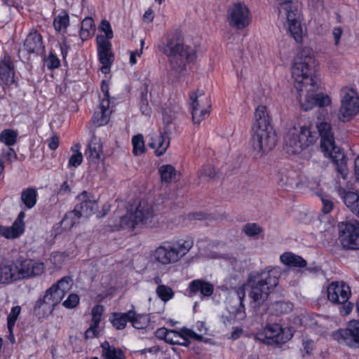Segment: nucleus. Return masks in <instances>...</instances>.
<instances>
[{"mask_svg":"<svg viewBox=\"0 0 359 359\" xmlns=\"http://www.w3.org/2000/svg\"><path fill=\"white\" fill-rule=\"evenodd\" d=\"M250 289L249 287L245 286V284L243 285V287H240L237 291V295L238 297V299L240 300V304L241 306H243V300L245 297V290Z\"/></svg>","mask_w":359,"mask_h":359,"instance_id":"obj_62","label":"nucleus"},{"mask_svg":"<svg viewBox=\"0 0 359 359\" xmlns=\"http://www.w3.org/2000/svg\"><path fill=\"white\" fill-rule=\"evenodd\" d=\"M335 188L338 189L346 207L359 217V195L353 191H346L344 189L337 185Z\"/></svg>","mask_w":359,"mask_h":359,"instance_id":"obj_22","label":"nucleus"},{"mask_svg":"<svg viewBox=\"0 0 359 359\" xmlns=\"http://www.w3.org/2000/svg\"><path fill=\"white\" fill-rule=\"evenodd\" d=\"M280 258L283 264L291 267L302 268L306 266V262L302 257L292 252H285Z\"/></svg>","mask_w":359,"mask_h":359,"instance_id":"obj_30","label":"nucleus"},{"mask_svg":"<svg viewBox=\"0 0 359 359\" xmlns=\"http://www.w3.org/2000/svg\"><path fill=\"white\" fill-rule=\"evenodd\" d=\"M227 20L229 25L238 29L245 28L250 22V14L248 8L244 4L240 2L233 4L228 9Z\"/></svg>","mask_w":359,"mask_h":359,"instance_id":"obj_12","label":"nucleus"},{"mask_svg":"<svg viewBox=\"0 0 359 359\" xmlns=\"http://www.w3.org/2000/svg\"><path fill=\"white\" fill-rule=\"evenodd\" d=\"M339 239L345 249L356 250L359 248V223H341L339 225Z\"/></svg>","mask_w":359,"mask_h":359,"instance_id":"obj_14","label":"nucleus"},{"mask_svg":"<svg viewBox=\"0 0 359 359\" xmlns=\"http://www.w3.org/2000/svg\"><path fill=\"white\" fill-rule=\"evenodd\" d=\"M193 245L191 239L178 241L173 243L163 242L155 250V259L162 264L175 263L188 253Z\"/></svg>","mask_w":359,"mask_h":359,"instance_id":"obj_7","label":"nucleus"},{"mask_svg":"<svg viewBox=\"0 0 359 359\" xmlns=\"http://www.w3.org/2000/svg\"><path fill=\"white\" fill-rule=\"evenodd\" d=\"M102 153V145L100 139L93 137L88 144L86 156L88 160L92 163H97Z\"/></svg>","mask_w":359,"mask_h":359,"instance_id":"obj_26","label":"nucleus"},{"mask_svg":"<svg viewBox=\"0 0 359 359\" xmlns=\"http://www.w3.org/2000/svg\"><path fill=\"white\" fill-rule=\"evenodd\" d=\"M216 175L215 168L210 165L203 166L199 172V177L207 181L215 179Z\"/></svg>","mask_w":359,"mask_h":359,"instance_id":"obj_46","label":"nucleus"},{"mask_svg":"<svg viewBox=\"0 0 359 359\" xmlns=\"http://www.w3.org/2000/svg\"><path fill=\"white\" fill-rule=\"evenodd\" d=\"M81 217L74 209L68 212L61 222V224L65 229H71L76 224L79 223Z\"/></svg>","mask_w":359,"mask_h":359,"instance_id":"obj_36","label":"nucleus"},{"mask_svg":"<svg viewBox=\"0 0 359 359\" xmlns=\"http://www.w3.org/2000/svg\"><path fill=\"white\" fill-rule=\"evenodd\" d=\"M316 139L308 127L294 126L289 129L285 137L284 149L288 154H299L311 145Z\"/></svg>","mask_w":359,"mask_h":359,"instance_id":"obj_6","label":"nucleus"},{"mask_svg":"<svg viewBox=\"0 0 359 359\" xmlns=\"http://www.w3.org/2000/svg\"><path fill=\"white\" fill-rule=\"evenodd\" d=\"M69 25V15L66 13L64 14L59 15L55 18L53 21V26L56 31L62 32L65 31Z\"/></svg>","mask_w":359,"mask_h":359,"instance_id":"obj_38","label":"nucleus"},{"mask_svg":"<svg viewBox=\"0 0 359 359\" xmlns=\"http://www.w3.org/2000/svg\"><path fill=\"white\" fill-rule=\"evenodd\" d=\"M37 196L36 189L29 187L22 191L20 198L25 206L28 209H31L36 203Z\"/></svg>","mask_w":359,"mask_h":359,"instance_id":"obj_33","label":"nucleus"},{"mask_svg":"<svg viewBox=\"0 0 359 359\" xmlns=\"http://www.w3.org/2000/svg\"><path fill=\"white\" fill-rule=\"evenodd\" d=\"M18 133L10 129L3 130L0 134V140L8 146L15 144Z\"/></svg>","mask_w":359,"mask_h":359,"instance_id":"obj_39","label":"nucleus"},{"mask_svg":"<svg viewBox=\"0 0 359 359\" xmlns=\"http://www.w3.org/2000/svg\"><path fill=\"white\" fill-rule=\"evenodd\" d=\"M314 65V59L304 50L294 57L292 68L298 100L304 111L310 110L314 106L326 107L331 102L327 95L317 93L318 84L313 77Z\"/></svg>","mask_w":359,"mask_h":359,"instance_id":"obj_1","label":"nucleus"},{"mask_svg":"<svg viewBox=\"0 0 359 359\" xmlns=\"http://www.w3.org/2000/svg\"><path fill=\"white\" fill-rule=\"evenodd\" d=\"M71 192L70 185L68 184L67 181H65L59 188L57 191V194L59 195H67Z\"/></svg>","mask_w":359,"mask_h":359,"instance_id":"obj_58","label":"nucleus"},{"mask_svg":"<svg viewBox=\"0 0 359 359\" xmlns=\"http://www.w3.org/2000/svg\"><path fill=\"white\" fill-rule=\"evenodd\" d=\"M160 50L168 57L171 70L176 74L184 72L187 64L196 58L195 49L185 45L178 34L169 36L166 43L160 47Z\"/></svg>","mask_w":359,"mask_h":359,"instance_id":"obj_2","label":"nucleus"},{"mask_svg":"<svg viewBox=\"0 0 359 359\" xmlns=\"http://www.w3.org/2000/svg\"><path fill=\"white\" fill-rule=\"evenodd\" d=\"M25 214L20 212L11 226H4L0 225V235L7 239H15L19 238L25 231V225L24 218Z\"/></svg>","mask_w":359,"mask_h":359,"instance_id":"obj_18","label":"nucleus"},{"mask_svg":"<svg viewBox=\"0 0 359 359\" xmlns=\"http://www.w3.org/2000/svg\"><path fill=\"white\" fill-rule=\"evenodd\" d=\"M99 325H95L93 323H90V327L87 329L85 332L86 339H92L97 337L99 334Z\"/></svg>","mask_w":359,"mask_h":359,"instance_id":"obj_52","label":"nucleus"},{"mask_svg":"<svg viewBox=\"0 0 359 359\" xmlns=\"http://www.w3.org/2000/svg\"><path fill=\"white\" fill-rule=\"evenodd\" d=\"M24 48L28 53L40 54L43 53L44 46L41 35L36 30L30 32L25 40Z\"/></svg>","mask_w":359,"mask_h":359,"instance_id":"obj_20","label":"nucleus"},{"mask_svg":"<svg viewBox=\"0 0 359 359\" xmlns=\"http://www.w3.org/2000/svg\"><path fill=\"white\" fill-rule=\"evenodd\" d=\"M267 331H269V324L265 325L264 330L259 331L256 336L255 339L266 345H269V337L267 335Z\"/></svg>","mask_w":359,"mask_h":359,"instance_id":"obj_49","label":"nucleus"},{"mask_svg":"<svg viewBox=\"0 0 359 359\" xmlns=\"http://www.w3.org/2000/svg\"><path fill=\"white\" fill-rule=\"evenodd\" d=\"M171 330H168L165 327H161L158 328L156 331V336L158 339H164L166 342L168 337V334H170Z\"/></svg>","mask_w":359,"mask_h":359,"instance_id":"obj_56","label":"nucleus"},{"mask_svg":"<svg viewBox=\"0 0 359 359\" xmlns=\"http://www.w3.org/2000/svg\"><path fill=\"white\" fill-rule=\"evenodd\" d=\"M13 65L10 62H5L4 64V67H1L0 74L1 75H4V73L2 72L3 70H5L7 74L8 79L13 78Z\"/></svg>","mask_w":359,"mask_h":359,"instance_id":"obj_55","label":"nucleus"},{"mask_svg":"<svg viewBox=\"0 0 359 359\" xmlns=\"http://www.w3.org/2000/svg\"><path fill=\"white\" fill-rule=\"evenodd\" d=\"M320 137V148L325 156L330 157L336 165L337 172L345 180L348 174L346 157L341 149L335 144L331 125L325 121L316 123Z\"/></svg>","mask_w":359,"mask_h":359,"instance_id":"obj_3","label":"nucleus"},{"mask_svg":"<svg viewBox=\"0 0 359 359\" xmlns=\"http://www.w3.org/2000/svg\"><path fill=\"white\" fill-rule=\"evenodd\" d=\"M14 263V271L17 281L40 276L45 271L43 263L31 259L18 258Z\"/></svg>","mask_w":359,"mask_h":359,"instance_id":"obj_11","label":"nucleus"},{"mask_svg":"<svg viewBox=\"0 0 359 359\" xmlns=\"http://www.w3.org/2000/svg\"><path fill=\"white\" fill-rule=\"evenodd\" d=\"M162 182H170L175 177V170L170 165H163L158 170Z\"/></svg>","mask_w":359,"mask_h":359,"instance_id":"obj_40","label":"nucleus"},{"mask_svg":"<svg viewBox=\"0 0 359 359\" xmlns=\"http://www.w3.org/2000/svg\"><path fill=\"white\" fill-rule=\"evenodd\" d=\"M78 199L80 203L75 205L74 210L81 218L88 217L98 209L97 203L95 200L88 199L86 191L79 196Z\"/></svg>","mask_w":359,"mask_h":359,"instance_id":"obj_19","label":"nucleus"},{"mask_svg":"<svg viewBox=\"0 0 359 359\" xmlns=\"http://www.w3.org/2000/svg\"><path fill=\"white\" fill-rule=\"evenodd\" d=\"M13 261H6L0 264V285H9L16 282Z\"/></svg>","mask_w":359,"mask_h":359,"instance_id":"obj_24","label":"nucleus"},{"mask_svg":"<svg viewBox=\"0 0 359 359\" xmlns=\"http://www.w3.org/2000/svg\"><path fill=\"white\" fill-rule=\"evenodd\" d=\"M354 173L357 181L359 182V156L355 160Z\"/></svg>","mask_w":359,"mask_h":359,"instance_id":"obj_64","label":"nucleus"},{"mask_svg":"<svg viewBox=\"0 0 359 359\" xmlns=\"http://www.w3.org/2000/svg\"><path fill=\"white\" fill-rule=\"evenodd\" d=\"M180 335L182 337H183L184 338L188 339L189 337V338L194 339L198 341H201L203 340L202 335L198 334L196 332H194V331H192L191 330L186 328V327L181 329V331L180 332Z\"/></svg>","mask_w":359,"mask_h":359,"instance_id":"obj_50","label":"nucleus"},{"mask_svg":"<svg viewBox=\"0 0 359 359\" xmlns=\"http://www.w3.org/2000/svg\"><path fill=\"white\" fill-rule=\"evenodd\" d=\"M190 100H191V114L194 123L199 124L209 114L207 109L201 108L199 104L198 96L195 92L190 94Z\"/></svg>","mask_w":359,"mask_h":359,"instance_id":"obj_25","label":"nucleus"},{"mask_svg":"<svg viewBox=\"0 0 359 359\" xmlns=\"http://www.w3.org/2000/svg\"><path fill=\"white\" fill-rule=\"evenodd\" d=\"M181 339L182 336L180 335V332L171 330L170 334H168L167 342L171 344H177L178 343H180Z\"/></svg>","mask_w":359,"mask_h":359,"instance_id":"obj_53","label":"nucleus"},{"mask_svg":"<svg viewBox=\"0 0 359 359\" xmlns=\"http://www.w3.org/2000/svg\"><path fill=\"white\" fill-rule=\"evenodd\" d=\"M245 286L250 289V297L259 304L267 299L269 286L266 278L264 279L259 274H250Z\"/></svg>","mask_w":359,"mask_h":359,"instance_id":"obj_13","label":"nucleus"},{"mask_svg":"<svg viewBox=\"0 0 359 359\" xmlns=\"http://www.w3.org/2000/svg\"><path fill=\"white\" fill-rule=\"evenodd\" d=\"M130 322L135 329H144L149 324V318L147 315L136 314L133 311V316L130 318Z\"/></svg>","mask_w":359,"mask_h":359,"instance_id":"obj_37","label":"nucleus"},{"mask_svg":"<svg viewBox=\"0 0 359 359\" xmlns=\"http://www.w3.org/2000/svg\"><path fill=\"white\" fill-rule=\"evenodd\" d=\"M72 283V279L69 276H65L52 285L48 290H51V293L55 297H58V299L61 302L65 294L69 290Z\"/></svg>","mask_w":359,"mask_h":359,"instance_id":"obj_28","label":"nucleus"},{"mask_svg":"<svg viewBox=\"0 0 359 359\" xmlns=\"http://www.w3.org/2000/svg\"><path fill=\"white\" fill-rule=\"evenodd\" d=\"M60 303L58 297L51 293V290H47L43 297L39 299L34 306V314L38 318H43L50 316L55 307Z\"/></svg>","mask_w":359,"mask_h":359,"instance_id":"obj_15","label":"nucleus"},{"mask_svg":"<svg viewBox=\"0 0 359 359\" xmlns=\"http://www.w3.org/2000/svg\"><path fill=\"white\" fill-rule=\"evenodd\" d=\"M340 343L351 347H359V321H351L346 329H341L334 334Z\"/></svg>","mask_w":359,"mask_h":359,"instance_id":"obj_17","label":"nucleus"},{"mask_svg":"<svg viewBox=\"0 0 359 359\" xmlns=\"http://www.w3.org/2000/svg\"><path fill=\"white\" fill-rule=\"evenodd\" d=\"M110 100L102 99L100 104V111H96L93 116V122L96 126L105 125L109 121L111 110L109 109Z\"/></svg>","mask_w":359,"mask_h":359,"instance_id":"obj_23","label":"nucleus"},{"mask_svg":"<svg viewBox=\"0 0 359 359\" xmlns=\"http://www.w3.org/2000/svg\"><path fill=\"white\" fill-rule=\"evenodd\" d=\"M189 289L191 294L200 292L204 297H210L214 292L213 285L201 279L192 280Z\"/></svg>","mask_w":359,"mask_h":359,"instance_id":"obj_27","label":"nucleus"},{"mask_svg":"<svg viewBox=\"0 0 359 359\" xmlns=\"http://www.w3.org/2000/svg\"><path fill=\"white\" fill-rule=\"evenodd\" d=\"M154 216L153 208L145 201H140L134 212H128L117 219H110L109 226L112 231L133 230L136 226L151 222Z\"/></svg>","mask_w":359,"mask_h":359,"instance_id":"obj_5","label":"nucleus"},{"mask_svg":"<svg viewBox=\"0 0 359 359\" xmlns=\"http://www.w3.org/2000/svg\"><path fill=\"white\" fill-rule=\"evenodd\" d=\"M170 141L167 137L162 134L158 135L156 137H151L148 143V146L155 149V154L157 156L163 155L168 148Z\"/></svg>","mask_w":359,"mask_h":359,"instance_id":"obj_29","label":"nucleus"},{"mask_svg":"<svg viewBox=\"0 0 359 359\" xmlns=\"http://www.w3.org/2000/svg\"><path fill=\"white\" fill-rule=\"evenodd\" d=\"M102 355L105 359H125L123 351L120 348L110 346L108 341L101 344Z\"/></svg>","mask_w":359,"mask_h":359,"instance_id":"obj_32","label":"nucleus"},{"mask_svg":"<svg viewBox=\"0 0 359 359\" xmlns=\"http://www.w3.org/2000/svg\"><path fill=\"white\" fill-rule=\"evenodd\" d=\"M133 316V311H129L126 313H114L111 319L113 326L117 330H123L126 327L127 322H130V318Z\"/></svg>","mask_w":359,"mask_h":359,"instance_id":"obj_31","label":"nucleus"},{"mask_svg":"<svg viewBox=\"0 0 359 359\" xmlns=\"http://www.w3.org/2000/svg\"><path fill=\"white\" fill-rule=\"evenodd\" d=\"M60 60L56 56L52 54L50 55L48 60V67L49 69L57 68L60 66Z\"/></svg>","mask_w":359,"mask_h":359,"instance_id":"obj_57","label":"nucleus"},{"mask_svg":"<svg viewBox=\"0 0 359 359\" xmlns=\"http://www.w3.org/2000/svg\"><path fill=\"white\" fill-rule=\"evenodd\" d=\"M104 311V309L102 305L97 304L93 306L91 311L92 318L90 323L99 325Z\"/></svg>","mask_w":359,"mask_h":359,"instance_id":"obj_45","label":"nucleus"},{"mask_svg":"<svg viewBox=\"0 0 359 359\" xmlns=\"http://www.w3.org/2000/svg\"><path fill=\"white\" fill-rule=\"evenodd\" d=\"M342 29L340 27H334L332 30V35L334 39V44L338 45L342 34Z\"/></svg>","mask_w":359,"mask_h":359,"instance_id":"obj_60","label":"nucleus"},{"mask_svg":"<svg viewBox=\"0 0 359 359\" xmlns=\"http://www.w3.org/2000/svg\"><path fill=\"white\" fill-rule=\"evenodd\" d=\"M328 299L333 304H344L343 310L344 315L351 313L353 304L348 302L351 296V289L344 281H333L327 287Z\"/></svg>","mask_w":359,"mask_h":359,"instance_id":"obj_9","label":"nucleus"},{"mask_svg":"<svg viewBox=\"0 0 359 359\" xmlns=\"http://www.w3.org/2000/svg\"><path fill=\"white\" fill-rule=\"evenodd\" d=\"M242 231L244 232L246 236L255 238L262 233V229L255 223H248L243 225Z\"/></svg>","mask_w":359,"mask_h":359,"instance_id":"obj_43","label":"nucleus"},{"mask_svg":"<svg viewBox=\"0 0 359 359\" xmlns=\"http://www.w3.org/2000/svg\"><path fill=\"white\" fill-rule=\"evenodd\" d=\"M156 294L163 302H168L174 296L172 289L167 285H161L156 288Z\"/></svg>","mask_w":359,"mask_h":359,"instance_id":"obj_41","label":"nucleus"},{"mask_svg":"<svg viewBox=\"0 0 359 359\" xmlns=\"http://www.w3.org/2000/svg\"><path fill=\"white\" fill-rule=\"evenodd\" d=\"M20 306H15L12 308L11 311L8 316V328L11 332H12V329L15 325V321L17 320L18 317L20 313Z\"/></svg>","mask_w":359,"mask_h":359,"instance_id":"obj_47","label":"nucleus"},{"mask_svg":"<svg viewBox=\"0 0 359 359\" xmlns=\"http://www.w3.org/2000/svg\"><path fill=\"white\" fill-rule=\"evenodd\" d=\"M271 310H272L271 313L277 316L287 313L292 310V304L282 300L275 301L271 304Z\"/></svg>","mask_w":359,"mask_h":359,"instance_id":"obj_35","label":"nucleus"},{"mask_svg":"<svg viewBox=\"0 0 359 359\" xmlns=\"http://www.w3.org/2000/svg\"><path fill=\"white\" fill-rule=\"evenodd\" d=\"M322 203L323 212L326 214L329 213L333 208V203L330 201L325 198L322 199Z\"/></svg>","mask_w":359,"mask_h":359,"instance_id":"obj_61","label":"nucleus"},{"mask_svg":"<svg viewBox=\"0 0 359 359\" xmlns=\"http://www.w3.org/2000/svg\"><path fill=\"white\" fill-rule=\"evenodd\" d=\"M96 40L99 60L102 65L100 67V71L104 74H108L114 61L111 43L102 35L97 36Z\"/></svg>","mask_w":359,"mask_h":359,"instance_id":"obj_16","label":"nucleus"},{"mask_svg":"<svg viewBox=\"0 0 359 359\" xmlns=\"http://www.w3.org/2000/svg\"><path fill=\"white\" fill-rule=\"evenodd\" d=\"M359 111V97L353 88L344 87L341 90V107L339 118L346 122L355 116Z\"/></svg>","mask_w":359,"mask_h":359,"instance_id":"obj_10","label":"nucleus"},{"mask_svg":"<svg viewBox=\"0 0 359 359\" xmlns=\"http://www.w3.org/2000/svg\"><path fill=\"white\" fill-rule=\"evenodd\" d=\"M278 1L279 13L286 17L291 35L296 42H300L302 39V14L298 2L291 0H278Z\"/></svg>","mask_w":359,"mask_h":359,"instance_id":"obj_8","label":"nucleus"},{"mask_svg":"<svg viewBox=\"0 0 359 359\" xmlns=\"http://www.w3.org/2000/svg\"><path fill=\"white\" fill-rule=\"evenodd\" d=\"M79 303V297L76 294H70L63 302L62 305L67 309H74Z\"/></svg>","mask_w":359,"mask_h":359,"instance_id":"obj_48","label":"nucleus"},{"mask_svg":"<svg viewBox=\"0 0 359 359\" xmlns=\"http://www.w3.org/2000/svg\"><path fill=\"white\" fill-rule=\"evenodd\" d=\"M269 114L267 107L259 105L255 113V123H253V135L252 145L257 158H262L267 154L269 144Z\"/></svg>","mask_w":359,"mask_h":359,"instance_id":"obj_4","label":"nucleus"},{"mask_svg":"<svg viewBox=\"0 0 359 359\" xmlns=\"http://www.w3.org/2000/svg\"><path fill=\"white\" fill-rule=\"evenodd\" d=\"M48 147L51 150H55L59 145V137L57 135H53L48 140Z\"/></svg>","mask_w":359,"mask_h":359,"instance_id":"obj_59","label":"nucleus"},{"mask_svg":"<svg viewBox=\"0 0 359 359\" xmlns=\"http://www.w3.org/2000/svg\"><path fill=\"white\" fill-rule=\"evenodd\" d=\"M144 95L142 93V100L140 104V109L143 114L149 115L151 112V108L149 106L147 99L144 98Z\"/></svg>","mask_w":359,"mask_h":359,"instance_id":"obj_54","label":"nucleus"},{"mask_svg":"<svg viewBox=\"0 0 359 359\" xmlns=\"http://www.w3.org/2000/svg\"><path fill=\"white\" fill-rule=\"evenodd\" d=\"M81 148V145L79 144H76L72 148V150L75 151V153L71 156L69 160V167H74L76 168L80 165L83 161V155L79 151Z\"/></svg>","mask_w":359,"mask_h":359,"instance_id":"obj_42","label":"nucleus"},{"mask_svg":"<svg viewBox=\"0 0 359 359\" xmlns=\"http://www.w3.org/2000/svg\"><path fill=\"white\" fill-rule=\"evenodd\" d=\"M271 346L283 344L289 341L292 334L289 328H283L280 325H271Z\"/></svg>","mask_w":359,"mask_h":359,"instance_id":"obj_21","label":"nucleus"},{"mask_svg":"<svg viewBox=\"0 0 359 359\" xmlns=\"http://www.w3.org/2000/svg\"><path fill=\"white\" fill-rule=\"evenodd\" d=\"M101 90L103 93L102 99L109 100V86L105 81H102L101 86Z\"/></svg>","mask_w":359,"mask_h":359,"instance_id":"obj_63","label":"nucleus"},{"mask_svg":"<svg viewBox=\"0 0 359 359\" xmlns=\"http://www.w3.org/2000/svg\"><path fill=\"white\" fill-rule=\"evenodd\" d=\"M102 32H104L106 36H104L108 41L112 39L114 36L113 31L111 29L110 23L107 20H102L100 27Z\"/></svg>","mask_w":359,"mask_h":359,"instance_id":"obj_51","label":"nucleus"},{"mask_svg":"<svg viewBox=\"0 0 359 359\" xmlns=\"http://www.w3.org/2000/svg\"><path fill=\"white\" fill-rule=\"evenodd\" d=\"M95 25L92 18H86L81 22L80 37L83 41L94 34Z\"/></svg>","mask_w":359,"mask_h":359,"instance_id":"obj_34","label":"nucleus"},{"mask_svg":"<svg viewBox=\"0 0 359 359\" xmlns=\"http://www.w3.org/2000/svg\"><path fill=\"white\" fill-rule=\"evenodd\" d=\"M132 143L133 146V154L135 156L140 155L144 151V142L143 136L140 134L135 135L133 137Z\"/></svg>","mask_w":359,"mask_h":359,"instance_id":"obj_44","label":"nucleus"}]
</instances>
